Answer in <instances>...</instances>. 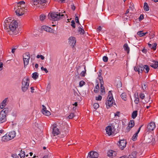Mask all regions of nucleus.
<instances>
[{
    "instance_id": "nucleus-18",
    "label": "nucleus",
    "mask_w": 158,
    "mask_h": 158,
    "mask_svg": "<svg viewBox=\"0 0 158 158\" xmlns=\"http://www.w3.org/2000/svg\"><path fill=\"white\" fill-rule=\"evenodd\" d=\"M42 29L48 32H51L52 30L51 27L46 26H43L42 27Z\"/></svg>"
},
{
    "instance_id": "nucleus-31",
    "label": "nucleus",
    "mask_w": 158,
    "mask_h": 158,
    "mask_svg": "<svg viewBox=\"0 0 158 158\" xmlns=\"http://www.w3.org/2000/svg\"><path fill=\"white\" fill-rule=\"evenodd\" d=\"M135 125L134 121L133 120H131L128 124V126L132 128Z\"/></svg>"
},
{
    "instance_id": "nucleus-42",
    "label": "nucleus",
    "mask_w": 158,
    "mask_h": 158,
    "mask_svg": "<svg viewBox=\"0 0 158 158\" xmlns=\"http://www.w3.org/2000/svg\"><path fill=\"white\" fill-rule=\"evenodd\" d=\"M84 69L85 70L82 71V72L80 74V75L81 76L84 77L85 76V74L86 73V71L85 70V66Z\"/></svg>"
},
{
    "instance_id": "nucleus-38",
    "label": "nucleus",
    "mask_w": 158,
    "mask_h": 158,
    "mask_svg": "<svg viewBox=\"0 0 158 158\" xmlns=\"http://www.w3.org/2000/svg\"><path fill=\"white\" fill-rule=\"evenodd\" d=\"M46 18V16L44 14H41L40 16V20L42 21H44Z\"/></svg>"
},
{
    "instance_id": "nucleus-36",
    "label": "nucleus",
    "mask_w": 158,
    "mask_h": 158,
    "mask_svg": "<svg viewBox=\"0 0 158 158\" xmlns=\"http://www.w3.org/2000/svg\"><path fill=\"white\" fill-rule=\"evenodd\" d=\"M149 66L147 65H144V71L145 73H148L149 71Z\"/></svg>"
},
{
    "instance_id": "nucleus-4",
    "label": "nucleus",
    "mask_w": 158,
    "mask_h": 158,
    "mask_svg": "<svg viewBox=\"0 0 158 158\" xmlns=\"http://www.w3.org/2000/svg\"><path fill=\"white\" fill-rule=\"evenodd\" d=\"M48 18L51 20L56 21L60 19V14L58 12H52L48 14Z\"/></svg>"
},
{
    "instance_id": "nucleus-51",
    "label": "nucleus",
    "mask_w": 158,
    "mask_h": 158,
    "mask_svg": "<svg viewBox=\"0 0 158 158\" xmlns=\"http://www.w3.org/2000/svg\"><path fill=\"white\" fill-rule=\"evenodd\" d=\"M71 26L74 28L75 27V23L74 20L72 21Z\"/></svg>"
},
{
    "instance_id": "nucleus-3",
    "label": "nucleus",
    "mask_w": 158,
    "mask_h": 158,
    "mask_svg": "<svg viewBox=\"0 0 158 158\" xmlns=\"http://www.w3.org/2000/svg\"><path fill=\"white\" fill-rule=\"evenodd\" d=\"M30 80L28 77H24L22 82V89L23 92H25L28 89Z\"/></svg>"
},
{
    "instance_id": "nucleus-22",
    "label": "nucleus",
    "mask_w": 158,
    "mask_h": 158,
    "mask_svg": "<svg viewBox=\"0 0 158 158\" xmlns=\"http://www.w3.org/2000/svg\"><path fill=\"white\" fill-rule=\"evenodd\" d=\"M137 152L136 151L133 152L131 154L129 155L128 158H136Z\"/></svg>"
},
{
    "instance_id": "nucleus-61",
    "label": "nucleus",
    "mask_w": 158,
    "mask_h": 158,
    "mask_svg": "<svg viewBox=\"0 0 158 158\" xmlns=\"http://www.w3.org/2000/svg\"><path fill=\"white\" fill-rule=\"evenodd\" d=\"M75 6L73 5H73L71 6V9L73 10H74L75 9Z\"/></svg>"
},
{
    "instance_id": "nucleus-28",
    "label": "nucleus",
    "mask_w": 158,
    "mask_h": 158,
    "mask_svg": "<svg viewBox=\"0 0 158 158\" xmlns=\"http://www.w3.org/2000/svg\"><path fill=\"white\" fill-rule=\"evenodd\" d=\"M30 54L29 52L26 53L23 55V59H30Z\"/></svg>"
},
{
    "instance_id": "nucleus-20",
    "label": "nucleus",
    "mask_w": 158,
    "mask_h": 158,
    "mask_svg": "<svg viewBox=\"0 0 158 158\" xmlns=\"http://www.w3.org/2000/svg\"><path fill=\"white\" fill-rule=\"evenodd\" d=\"M150 66L154 69L157 68L158 67V62L153 61Z\"/></svg>"
},
{
    "instance_id": "nucleus-44",
    "label": "nucleus",
    "mask_w": 158,
    "mask_h": 158,
    "mask_svg": "<svg viewBox=\"0 0 158 158\" xmlns=\"http://www.w3.org/2000/svg\"><path fill=\"white\" fill-rule=\"evenodd\" d=\"M93 107L95 109H97L99 107V105L97 103H95L93 105Z\"/></svg>"
},
{
    "instance_id": "nucleus-15",
    "label": "nucleus",
    "mask_w": 158,
    "mask_h": 158,
    "mask_svg": "<svg viewBox=\"0 0 158 158\" xmlns=\"http://www.w3.org/2000/svg\"><path fill=\"white\" fill-rule=\"evenodd\" d=\"M7 134L10 140L13 139L16 136V133L14 131H12L9 133H7Z\"/></svg>"
},
{
    "instance_id": "nucleus-55",
    "label": "nucleus",
    "mask_w": 158,
    "mask_h": 158,
    "mask_svg": "<svg viewBox=\"0 0 158 158\" xmlns=\"http://www.w3.org/2000/svg\"><path fill=\"white\" fill-rule=\"evenodd\" d=\"M75 20L77 23H78L79 24H80L79 19L78 16H76L75 17Z\"/></svg>"
},
{
    "instance_id": "nucleus-35",
    "label": "nucleus",
    "mask_w": 158,
    "mask_h": 158,
    "mask_svg": "<svg viewBox=\"0 0 158 158\" xmlns=\"http://www.w3.org/2000/svg\"><path fill=\"white\" fill-rule=\"evenodd\" d=\"M18 155H19L20 157L24 158L25 155V152L24 151H22V150H21L20 152Z\"/></svg>"
},
{
    "instance_id": "nucleus-34",
    "label": "nucleus",
    "mask_w": 158,
    "mask_h": 158,
    "mask_svg": "<svg viewBox=\"0 0 158 158\" xmlns=\"http://www.w3.org/2000/svg\"><path fill=\"white\" fill-rule=\"evenodd\" d=\"M99 89V84L98 83L96 85V86H95V88L94 89V93H98V92Z\"/></svg>"
},
{
    "instance_id": "nucleus-2",
    "label": "nucleus",
    "mask_w": 158,
    "mask_h": 158,
    "mask_svg": "<svg viewBox=\"0 0 158 158\" xmlns=\"http://www.w3.org/2000/svg\"><path fill=\"white\" fill-rule=\"evenodd\" d=\"M47 0H32L31 3L32 5H35L37 7L42 8L47 6Z\"/></svg>"
},
{
    "instance_id": "nucleus-64",
    "label": "nucleus",
    "mask_w": 158,
    "mask_h": 158,
    "mask_svg": "<svg viewBox=\"0 0 158 158\" xmlns=\"http://www.w3.org/2000/svg\"><path fill=\"white\" fill-rule=\"evenodd\" d=\"M119 158H127V156H123L120 157Z\"/></svg>"
},
{
    "instance_id": "nucleus-47",
    "label": "nucleus",
    "mask_w": 158,
    "mask_h": 158,
    "mask_svg": "<svg viewBox=\"0 0 158 158\" xmlns=\"http://www.w3.org/2000/svg\"><path fill=\"white\" fill-rule=\"evenodd\" d=\"M85 84V83L84 81H81L80 82L79 86L81 87H82Z\"/></svg>"
},
{
    "instance_id": "nucleus-10",
    "label": "nucleus",
    "mask_w": 158,
    "mask_h": 158,
    "mask_svg": "<svg viewBox=\"0 0 158 158\" xmlns=\"http://www.w3.org/2000/svg\"><path fill=\"white\" fill-rule=\"evenodd\" d=\"M76 43V40L74 37L71 36L69 38V43L71 46L74 47Z\"/></svg>"
},
{
    "instance_id": "nucleus-21",
    "label": "nucleus",
    "mask_w": 158,
    "mask_h": 158,
    "mask_svg": "<svg viewBox=\"0 0 158 158\" xmlns=\"http://www.w3.org/2000/svg\"><path fill=\"white\" fill-rule=\"evenodd\" d=\"M123 47L125 51L127 52V54H128L130 51V48L128 44L127 43L123 45Z\"/></svg>"
},
{
    "instance_id": "nucleus-19",
    "label": "nucleus",
    "mask_w": 158,
    "mask_h": 158,
    "mask_svg": "<svg viewBox=\"0 0 158 158\" xmlns=\"http://www.w3.org/2000/svg\"><path fill=\"white\" fill-rule=\"evenodd\" d=\"M7 98H5L2 102L1 104L0 105V107L1 109L4 108L7 104Z\"/></svg>"
},
{
    "instance_id": "nucleus-12",
    "label": "nucleus",
    "mask_w": 158,
    "mask_h": 158,
    "mask_svg": "<svg viewBox=\"0 0 158 158\" xmlns=\"http://www.w3.org/2000/svg\"><path fill=\"white\" fill-rule=\"evenodd\" d=\"M42 106L43 107L42 110L41 111L42 113L44 114L46 116H49L51 114L50 112L47 110L46 107L44 105H42Z\"/></svg>"
},
{
    "instance_id": "nucleus-16",
    "label": "nucleus",
    "mask_w": 158,
    "mask_h": 158,
    "mask_svg": "<svg viewBox=\"0 0 158 158\" xmlns=\"http://www.w3.org/2000/svg\"><path fill=\"white\" fill-rule=\"evenodd\" d=\"M100 83L101 84V94H104L105 93V88L103 85V81H102L101 80H100Z\"/></svg>"
},
{
    "instance_id": "nucleus-40",
    "label": "nucleus",
    "mask_w": 158,
    "mask_h": 158,
    "mask_svg": "<svg viewBox=\"0 0 158 158\" xmlns=\"http://www.w3.org/2000/svg\"><path fill=\"white\" fill-rule=\"evenodd\" d=\"M138 134L136 133L135 134L133 135V136L132 137V139L134 141H135L136 140V139H137V137L138 136Z\"/></svg>"
},
{
    "instance_id": "nucleus-37",
    "label": "nucleus",
    "mask_w": 158,
    "mask_h": 158,
    "mask_svg": "<svg viewBox=\"0 0 158 158\" xmlns=\"http://www.w3.org/2000/svg\"><path fill=\"white\" fill-rule=\"evenodd\" d=\"M78 31L80 32L81 34L83 35L85 34V31L81 27H79Z\"/></svg>"
},
{
    "instance_id": "nucleus-25",
    "label": "nucleus",
    "mask_w": 158,
    "mask_h": 158,
    "mask_svg": "<svg viewBox=\"0 0 158 158\" xmlns=\"http://www.w3.org/2000/svg\"><path fill=\"white\" fill-rule=\"evenodd\" d=\"M121 97L122 99L125 101L127 100V97L126 93H123L121 95Z\"/></svg>"
},
{
    "instance_id": "nucleus-63",
    "label": "nucleus",
    "mask_w": 158,
    "mask_h": 158,
    "mask_svg": "<svg viewBox=\"0 0 158 158\" xmlns=\"http://www.w3.org/2000/svg\"><path fill=\"white\" fill-rule=\"evenodd\" d=\"M16 49V48H13L12 49V50H11V52L13 53H14V52H15V49Z\"/></svg>"
},
{
    "instance_id": "nucleus-7",
    "label": "nucleus",
    "mask_w": 158,
    "mask_h": 158,
    "mask_svg": "<svg viewBox=\"0 0 158 158\" xmlns=\"http://www.w3.org/2000/svg\"><path fill=\"white\" fill-rule=\"evenodd\" d=\"M57 126L56 124H53L52 126V134L54 136L58 135L60 133V131Z\"/></svg>"
},
{
    "instance_id": "nucleus-1",
    "label": "nucleus",
    "mask_w": 158,
    "mask_h": 158,
    "mask_svg": "<svg viewBox=\"0 0 158 158\" xmlns=\"http://www.w3.org/2000/svg\"><path fill=\"white\" fill-rule=\"evenodd\" d=\"M9 18L6 19L4 23V27L6 28L10 34L16 35L19 33L18 30V23L16 20L10 22Z\"/></svg>"
},
{
    "instance_id": "nucleus-26",
    "label": "nucleus",
    "mask_w": 158,
    "mask_h": 158,
    "mask_svg": "<svg viewBox=\"0 0 158 158\" xmlns=\"http://www.w3.org/2000/svg\"><path fill=\"white\" fill-rule=\"evenodd\" d=\"M139 72L141 73L143 71H144V65L142 64H140L139 66Z\"/></svg>"
},
{
    "instance_id": "nucleus-45",
    "label": "nucleus",
    "mask_w": 158,
    "mask_h": 158,
    "mask_svg": "<svg viewBox=\"0 0 158 158\" xmlns=\"http://www.w3.org/2000/svg\"><path fill=\"white\" fill-rule=\"evenodd\" d=\"M25 4V2L23 1H22L19 2H18L17 3V4L18 5V6H20V5H24Z\"/></svg>"
},
{
    "instance_id": "nucleus-46",
    "label": "nucleus",
    "mask_w": 158,
    "mask_h": 158,
    "mask_svg": "<svg viewBox=\"0 0 158 158\" xmlns=\"http://www.w3.org/2000/svg\"><path fill=\"white\" fill-rule=\"evenodd\" d=\"M103 60L104 62H107L108 60V58L106 56H104L103 57Z\"/></svg>"
},
{
    "instance_id": "nucleus-43",
    "label": "nucleus",
    "mask_w": 158,
    "mask_h": 158,
    "mask_svg": "<svg viewBox=\"0 0 158 158\" xmlns=\"http://www.w3.org/2000/svg\"><path fill=\"white\" fill-rule=\"evenodd\" d=\"M139 97L142 99H143L145 98V95L143 93H141L139 94Z\"/></svg>"
},
{
    "instance_id": "nucleus-32",
    "label": "nucleus",
    "mask_w": 158,
    "mask_h": 158,
    "mask_svg": "<svg viewBox=\"0 0 158 158\" xmlns=\"http://www.w3.org/2000/svg\"><path fill=\"white\" fill-rule=\"evenodd\" d=\"M9 111V110L8 108H4L0 112H2V114H5L6 116V114L8 113Z\"/></svg>"
},
{
    "instance_id": "nucleus-41",
    "label": "nucleus",
    "mask_w": 158,
    "mask_h": 158,
    "mask_svg": "<svg viewBox=\"0 0 158 158\" xmlns=\"http://www.w3.org/2000/svg\"><path fill=\"white\" fill-rule=\"evenodd\" d=\"M157 45V44L156 43H154L152 45V46L151 47V49H152L153 50H156V47Z\"/></svg>"
},
{
    "instance_id": "nucleus-30",
    "label": "nucleus",
    "mask_w": 158,
    "mask_h": 158,
    "mask_svg": "<svg viewBox=\"0 0 158 158\" xmlns=\"http://www.w3.org/2000/svg\"><path fill=\"white\" fill-rule=\"evenodd\" d=\"M32 78L34 79H36L38 77L39 74L37 72H35L33 73L32 74Z\"/></svg>"
},
{
    "instance_id": "nucleus-5",
    "label": "nucleus",
    "mask_w": 158,
    "mask_h": 158,
    "mask_svg": "<svg viewBox=\"0 0 158 158\" xmlns=\"http://www.w3.org/2000/svg\"><path fill=\"white\" fill-rule=\"evenodd\" d=\"M107 100L106 102V104L109 107L111 106L114 102V100L113 98L112 94L111 91H110L108 92V95L107 98Z\"/></svg>"
},
{
    "instance_id": "nucleus-6",
    "label": "nucleus",
    "mask_w": 158,
    "mask_h": 158,
    "mask_svg": "<svg viewBox=\"0 0 158 158\" xmlns=\"http://www.w3.org/2000/svg\"><path fill=\"white\" fill-rule=\"evenodd\" d=\"M17 8H15L16 9L15 12L16 15L18 16H20L23 15L25 10H26L25 8L21 6H18Z\"/></svg>"
},
{
    "instance_id": "nucleus-13",
    "label": "nucleus",
    "mask_w": 158,
    "mask_h": 158,
    "mask_svg": "<svg viewBox=\"0 0 158 158\" xmlns=\"http://www.w3.org/2000/svg\"><path fill=\"white\" fill-rule=\"evenodd\" d=\"M2 112H0V123L5 122L6 120V116L5 114H2Z\"/></svg>"
},
{
    "instance_id": "nucleus-59",
    "label": "nucleus",
    "mask_w": 158,
    "mask_h": 158,
    "mask_svg": "<svg viewBox=\"0 0 158 158\" xmlns=\"http://www.w3.org/2000/svg\"><path fill=\"white\" fill-rule=\"evenodd\" d=\"M143 126V125H141L140 126V127L139 128L137 131V132H136V133L138 134L139 133V132L140 130V129H141V128Z\"/></svg>"
},
{
    "instance_id": "nucleus-52",
    "label": "nucleus",
    "mask_w": 158,
    "mask_h": 158,
    "mask_svg": "<svg viewBox=\"0 0 158 158\" xmlns=\"http://www.w3.org/2000/svg\"><path fill=\"white\" fill-rule=\"evenodd\" d=\"M102 99V97L101 95H99L98 97H96V100L98 101H101Z\"/></svg>"
},
{
    "instance_id": "nucleus-39",
    "label": "nucleus",
    "mask_w": 158,
    "mask_h": 158,
    "mask_svg": "<svg viewBox=\"0 0 158 158\" xmlns=\"http://www.w3.org/2000/svg\"><path fill=\"white\" fill-rule=\"evenodd\" d=\"M30 59H23L24 66L27 65L29 62Z\"/></svg>"
},
{
    "instance_id": "nucleus-11",
    "label": "nucleus",
    "mask_w": 158,
    "mask_h": 158,
    "mask_svg": "<svg viewBox=\"0 0 158 158\" xmlns=\"http://www.w3.org/2000/svg\"><path fill=\"white\" fill-rule=\"evenodd\" d=\"M155 127L156 125L155 123L153 122H151L149 123L147 126V128L149 131H153L155 129Z\"/></svg>"
},
{
    "instance_id": "nucleus-53",
    "label": "nucleus",
    "mask_w": 158,
    "mask_h": 158,
    "mask_svg": "<svg viewBox=\"0 0 158 158\" xmlns=\"http://www.w3.org/2000/svg\"><path fill=\"white\" fill-rule=\"evenodd\" d=\"M41 69L42 71H44L46 73L48 72V71L47 70V69L45 68H44L43 66L41 67Z\"/></svg>"
},
{
    "instance_id": "nucleus-14",
    "label": "nucleus",
    "mask_w": 158,
    "mask_h": 158,
    "mask_svg": "<svg viewBox=\"0 0 158 158\" xmlns=\"http://www.w3.org/2000/svg\"><path fill=\"white\" fill-rule=\"evenodd\" d=\"M106 130L107 134L109 136H110L113 133L112 131V127L110 126H108L106 128Z\"/></svg>"
},
{
    "instance_id": "nucleus-49",
    "label": "nucleus",
    "mask_w": 158,
    "mask_h": 158,
    "mask_svg": "<svg viewBox=\"0 0 158 158\" xmlns=\"http://www.w3.org/2000/svg\"><path fill=\"white\" fill-rule=\"evenodd\" d=\"M36 57L37 58H40L42 60H43L44 59V56L42 55H38L36 56Z\"/></svg>"
},
{
    "instance_id": "nucleus-60",
    "label": "nucleus",
    "mask_w": 158,
    "mask_h": 158,
    "mask_svg": "<svg viewBox=\"0 0 158 158\" xmlns=\"http://www.w3.org/2000/svg\"><path fill=\"white\" fill-rule=\"evenodd\" d=\"M138 68H139V66H138L137 67H135L134 68V70L135 71H138L139 72V70H138Z\"/></svg>"
},
{
    "instance_id": "nucleus-29",
    "label": "nucleus",
    "mask_w": 158,
    "mask_h": 158,
    "mask_svg": "<svg viewBox=\"0 0 158 158\" xmlns=\"http://www.w3.org/2000/svg\"><path fill=\"white\" fill-rule=\"evenodd\" d=\"M138 111L137 110L134 111L131 114V117L133 119H135L137 117Z\"/></svg>"
},
{
    "instance_id": "nucleus-56",
    "label": "nucleus",
    "mask_w": 158,
    "mask_h": 158,
    "mask_svg": "<svg viewBox=\"0 0 158 158\" xmlns=\"http://www.w3.org/2000/svg\"><path fill=\"white\" fill-rule=\"evenodd\" d=\"M144 18V15H140V16L139 18V21L142 20Z\"/></svg>"
},
{
    "instance_id": "nucleus-62",
    "label": "nucleus",
    "mask_w": 158,
    "mask_h": 158,
    "mask_svg": "<svg viewBox=\"0 0 158 158\" xmlns=\"http://www.w3.org/2000/svg\"><path fill=\"white\" fill-rule=\"evenodd\" d=\"M74 94L75 95V96H77V95L78 96V94L77 93V92L75 91V90H74Z\"/></svg>"
},
{
    "instance_id": "nucleus-27",
    "label": "nucleus",
    "mask_w": 158,
    "mask_h": 158,
    "mask_svg": "<svg viewBox=\"0 0 158 158\" xmlns=\"http://www.w3.org/2000/svg\"><path fill=\"white\" fill-rule=\"evenodd\" d=\"M135 100L134 102L136 104H138L139 102V99L138 94L137 95L135 94Z\"/></svg>"
},
{
    "instance_id": "nucleus-23",
    "label": "nucleus",
    "mask_w": 158,
    "mask_h": 158,
    "mask_svg": "<svg viewBox=\"0 0 158 158\" xmlns=\"http://www.w3.org/2000/svg\"><path fill=\"white\" fill-rule=\"evenodd\" d=\"M114 153H115V152L113 151L112 150L109 151L107 153L108 156L110 157H113L115 156V154H114Z\"/></svg>"
},
{
    "instance_id": "nucleus-8",
    "label": "nucleus",
    "mask_w": 158,
    "mask_h": 158,
    "mask_svg": "<svg viewBox=\"0 0 158 158\" xmlns=\"http://www.w3.org/2000/svg\"><path fill=\"white\" fill-rule=\"evenodd\" d=\"M127 144L126 141L124 139H120L118 144L120 149L123 150L126 147Z\"/></svg>"
},
{
    "instance_id": "nucleus-48",
    "label": "nucleus",
    "mask_w": 158,
    "mask_h": 158,
    "mask_svg": "<svg viewBox=\"0 0 158 158\" xmlns=\"http://www.w3.org/2000/svg\"><path fill=\"white\" fill-rule=\"evenodd\" d=\"M74 116V114L73 113H71L69 116H68V118L69 119H72Z\"/></svg>"
},
{
    "instance_id": "nucleus-24",
    "label": "nucleus",
    "mask_w": 158,
    "mask_h": 158,
    "mask_svg": "<svg viewBox=\"0 0 158 158\" xmlns=\"http://www.w3.org/2000/svg\"><path fill=\"white\" fill-rule=\"evenodd\" d=\"M148 33V32H143L142 31H139L137 33V34L140 37H142L144 36L145 35Z\"/></svg>"
},
{
    "instance_id": "nucleus-9",
    "label": "nucleus",
    "mask_w": 158,
    "mask_h": 158,
    "mask_svg": "<svg viewBox=\"0 0 158 158\" xmlns=\"http://www.w3.org/2000/svg\"><path fill=\"white\" fill-rule=\"evenodd\" d=\"M98 154L96 152L91 151L88 154V158H98Z\"/></svg>"
},
{
    "instance_id": "nucleus-58",
    "label": "nucleus",
    "mask_w": 158,
    "mask_h": 158,
    "mask_svg": "<svg viewBox=\"0 0 158 158\" xmlns=\"http://www.w3.org/2000/svg\"><path fill=\"white\" fill-rule=\"evenodd\" d=\"M120 114V112L119 111L117 112L115 114H114V115L115 116H118V117L119 116Z\"/></svg>"
},
{
    "instance_id": "nucleus-50",
    "label": "nucleus",
    "mask_w": 158,
    "mask_h": 158,
    "mask_svg": "<svg viewBox=\"0 0 158 158\" xmlns=\"http://www.w3.org/2000/svg\"><path fill=\"white\" fill-rule=\"evenodd\" d=\"M132 128L131 127H129V126H128L127 127V128H126V129H125V132H128L129 131H130V130L131 129V128Z\"/></svg>"
},
{
    "instance_id": "nucleus-17",
    "label": "nucleus",
    "mask_w": 158,
    "mask_h": 158,
    "mask_svg": "<svg viewBox=\"0 0 158 158\" xmlns=\"http://www.w3.org/2000/svg\"><path fill=\"white\" fill-rule=\"evenodd\" d=\"M10 140V139L8 136L7 133L4 136H3L2 138V141L3 142H6Z\"/></svg>"
},
{
    "instance_id": "nucleus-54",
    "label": "nucleus",
    "mask_w": 158,
    "mask_h": 158,
    "mask_svg": "<svg viewBox=\"0 0 158 158\" xmlns=\"http://www.w3.org/2000/svg\"><path fill=\"white\" fill-rule=\"evenodd\" d=\"M11 156L13 158H19V156L15 154H12L11 155Z\"/></svg>"
},
{
    "instance_id": "nucleus-33",
    "label": "nucleus",
    "mask_w": 158,
    "mask_h": 158,
    "mask_svg": "<svg viewBox=\"0 0 158 158\" xmlns=\"http://www.w3.org/2000/svg\"><path fill=\"white\" fill-rule=\"evenodd\" d=\"M143 8L145 11H148L149 10V7L148 4L146 2L144 3Z\"/></svg>"
},
{
    "instance_id": "nucleus-57",
    "label": "nucleus",
    "mask_w": 158,
    "mask_h": 158,
    "mask_svg": "<svg viewBox=\"0 0 158 158\" xmlns=\"http://www.w3.org/2000/svg\"><path fill=\"white\" fill-rule=\"evenodd\" d=\"M142 88L143 90H144L146 88V85L145 84L142 85Z\"/></svg>"
}]
</instances>
